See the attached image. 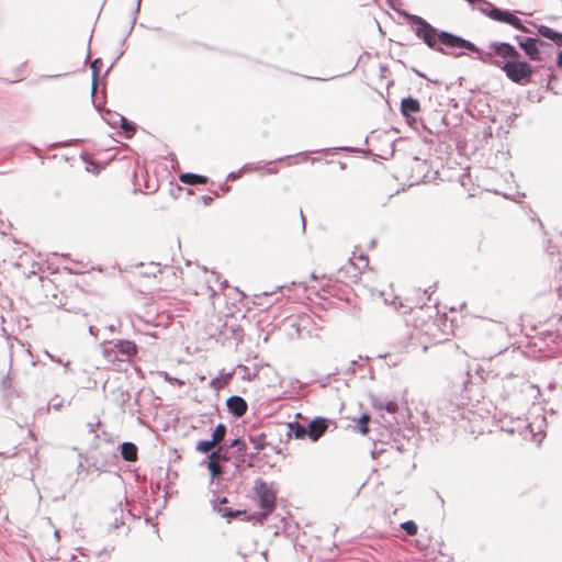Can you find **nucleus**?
I'll use <instances>...</instances> for the list:
<instances>
[{
	"mask_svg": "<svg viewBox=\"0 0 562 562\" xmlns=\"http://www.w3.org/2000/svg\"><path fill=\"white\" fill-rule=\"evenodd\" d=\"M311 153L312 151H301L295 155L279 157L278 159H276V161L286 162L288 166L299 165V164L305 161Z\"/></svg>",
	"mask_w": 562,
	"mask_h": 562,
	"instance_id": "obj_17",
	"label": "nucleus"
},
{
	"mask_svg": "<svg viewBox=\"0 0 562 562\" xmlns=\"http://www.w3.org/2000/svg\"><path fill=\"white\" fill-rule=\"evenodd\" d=\"M228 412L235 417H241L247 411V402L239 395H232L226 400Z\"/></svg>",
	"mask_w": 562,
	"mask_h": 562,
	"instance_id": "obj_10",
	"label": "nucleus"
},
{
	"mask_svg": "<svg viewBox=\"0 0 562 562\" xmlns=\"http://www.w3.org/2000/svg\"><path fill=\"white\" fill-rule=\"evenodd\" d=\"M103 120L112 127H116L121 121H123V115L113 112L111 110H105L101 112Z\"/></svg>",
	"mask_w": 562,
	"mask_h": 562,
	"instance_id": "obj_23",
	"label": "nucleus"
},
{
	"mask_svg": "<svg viewBox=\"0 0 562 562\" xmlns=\"http://www.w3.org/2000/svg\"><path fill=\"white\" fill-rule=\"evenodd\" d=\"M277 162L276 160H272V161H258V162H251V164H245L243 167H241V170H244V172H248V171H259L261 170L265 166H269V165H272Z\"/></svg>",
	"mask_w": 562,
	"mask_h": 562,
	"instance_id": "obj_28",
	"label": "nucleus"
},
{
	"mask_svg": "<svg viewBox=\"0 0 562 562\" xmlns=\"http://www.w3.org/2000/svg\"><path fill=\"white\" fill-rule=\"evenodd\" d=\"M529 36H522V35H515L514 40L517 42L518 46L521 48V44L525 40H527Z\"/></svg>",
	"mask_w": 562,
	"mask_h": 562,
	"instance_id": "obj_42",
	"label": "nucleus"
},
{
	"mask_svg": "<svg viewBox=\"0 0 562 562\" xmlns=\"http://www.w3.org/2000/svg\"><path fill=\"white\" fill-rule=\"evenodd\" d=\"M473 9L479 10L482 14L488 16L491 19L492 10L496 9L493 3L487 0H473V3L470 4Z\"/></svg>",
	"mask_w": 562,
	"mask_h": 562,
	"instance_id": "obj_21",
	"label": "nucleus"
},
{
	"mask_svg": "<svg viewBox=\"0 0 562 562\" xmlns=\"http://www.w3.org/2000/svg\"><path fill=\"white\" fill-rule=\"evenodd\" d=\"M206 468L210 471L211 481H213L224 474V468L220 463L207 461Z\"/></svg>",
	"mask_w": 562,
	"mask_h": 562,
	"instance_id": "obj_26",
	"label": "nucleus"
},
{
	"mask_svg": "<svg viewBox=\"0 0 562 562\" xmlns=\"http://www.w3.org/2000/svg\"><path fill=\"white\" fill-rule=\"evenodd\" d=\"M369 420L370 416L368 414L361 415V417L358 419V428L362 435H367L369 432Z\"/></svg>",
	"mask_w": 562,
	"mask_h": 562,
	"instance_id": "obj_32",
	"label": "nucleus"
},
{
	"mask_svg": "<svg viewBox=\"0 0 562 562\" xmlns=\"http://www.w3.org/2000/svg\"><path fill=\"white\" fill-rule=\"evenodd\" d=\"M357 366H358V361L352 360V361L350 362V367H349V369H348V370L355 373V372H356V367H357Z\"/></svg>",
	"mask_w": 562,
	"mask_h": 562,
	"instance_id": "obj_46",
	"label": "nucleus"
},
{
	"mask_svg": "<svg viewBox=\"0 0 562 562\" xmlns=\"http://www.w3.org/2000/svg\"><path fill=\"white\" fill-rule=\"evenodd\" d=\"M406 18L413 22L416 26L414 29L415 35L423 40V42L430 48L438 53H445L446 49L438 44V31L435 26H432L429 22H427L422 16L415 14H405Z\"/></svg>",
	"mask_w": 562,
	"mask_h": 562,
	"instance_id": "obj_3",
	"label": "nucleus"
},
{
	"mask_svg": "<svg viewBox=\"0 0 562 562\" xmlns=\"http://www.w3.org/2000/svg\"><path fill=\"white\" fill-rule=\"evenodd\" d=\"M241 172H244V170H241V168L236 172H229L227 175V180L235 181L236 179H238L240 177Z\"/></svg>",
	"mask_w": 562,
	"mask_h": 562,
	"instance_id": "obj_40",
	"label": "nucleus"
},
{
	"mask_svg": "<svg viewBox=\"0 0 562 562\" xmlns=\"http://www.w3.org/2000/svg\"><path fill=\"white\" fill-rule=\"evenodd\" d=\"M121 56H123V52H122V53H120L119 57L114 60V63H115V61H116Z\"/></svg>",
	"mask_w": 562,
	"mask_h": 562,
	"instance_id": "obj_60",
	"label": "nucleus"
},
{
	"mask_svg": "<svg viewBox=\"0 0 562 562\" xmlns=\"http://www.w3.org/2000/svg\"><path fill=\"white\" fill-rule=\"evenodd\" d=\"M536 29H537V34L539 36L548 38V40L552 41L557 46L562 47V33L561 32L554 31L553 29H551L547 25H543V24L536 25Z\"/></svg>",
	"mask_w": 562,
	"mask_h": 562,
	"instance_id": "obj_11",
	"label": "nucleus"
},
{
	"mask_svg": "<svg viewBox=\"0 0 562 562\" xmlns=\"http://www.w3.org/2000/svg\"><path fill=\"white\" fill-rule=\"evenodd\" d=\"M111 351L114 352L116 357L121 356L120 360L123 361L136 355L137 346L131 340L120 339L113 342Z\"/></svg>",
	"mask_w": 562,
	"mask_h": 562,
	"instance_id": "obj_9",
	"label": "nucleus"
},
{
	"mask_svg": "<svg viewBox=\"0 0 562 562\" xmlns=\"http://www.w3.org/2000/svg\"><path fill=\"white\" fill-rule=\"evenodd\" d=\"M431 289V286H429L428 289L424 290V295H427V300L430 299V294H429V290Z\"/></svg>",
	"mask_w": 562,
	"mask_h": 562,
	"instance_id": "obj_49",
	"label": "nucleus"
},
{
	"mask_svg": "<svg viewBox=\"0 0 562 562\" xmlns=\"http://www.w3.org/2000/svg\"><path fill=\"white\" fill-rule=\"evenodd\" d=\"M491 14V19L497 22H503L509 24L513 12L507 9H493Z\"/></svg>",
	"mask_w": 562,
	"mask_h": 562,
	"instance_id": "obj_22",
	"label": "nucleus"
},
{
	"mask_svg": "<svg viewBox=\"0 0 562 562\" xmlns=\"http://www.w3.org/2000/svg\"><path fill=\"white\" fill-rule=\"evenodd\" d=\"M340 168L344 169L345 168V164L344 162H340Z\"/></svg>",
	"mask_w": 562,
	"mask_h": 562,
	"instance_id": "obj_61",
	"label": "nucleus"
},
{
	"mask_svg": "<svg viewBox=\"0 0 562 562\" xmlns=\"http://www.w3.org/2000/svg\"><path fill=\"white\" fill-rule=\"evenodd\" d=\"M232 459L229 452L224 450L223 445H217L207 456V461L215 463L228 462Z\"/></svg>",
	"mask_w": 562,
	"mask_h": 562,
	"instance_id": "obj_15",
	"label": "nucleus"
},
{
	"mask_svg": "<svg viewBox=\"0 0 562 562\" xmlns=\"http://www.w3.org/2000/svg\"><path fill=\"white\" fill-rule=\"evenodd\" d=\"M243 439L235 438L228 443V448L236 449L238 446H240Z\"/></svg>",
	"mask_w": 562,
	"mask_h": 562,
	"instance_id": "obj_41",
	"label": "nucleus"
},
{
	"mask_svg": "<svg viewBox=\"0 0 562 562\" xmlns=\"http://www.w3.org/2000/svg\"><path fill=\"white\" fill-rule=\"evenodd\" d=\"M469 4L473 3V0H465Z\"/></svg>",
	"mask_w": 562,
	"mask_h": 562,
	"instance_id": "obj_62",
	"label": "nucleus"
},
{
	"mask_svg": "<svg viewBox=\"0 0 562 562\" xmlns=\"http://www.w3.org/2000/svg\"><path fill=\"white\" fill-rule=\"evenodd\" d=\"M329 420L325 417H315L306 426L307 437L316 442L328 429Z\"/></svg>",
	"mask_w": 562,
	"mask_h": 562,
	"instance_id": "obj_8",
	"label": "nucleus"
},
{
	"mask_svg": "<svg viewBox=\"0 0 562 562\" xmlns=\"http://www.w3.org/2000/svg\"><path fill=\"white\" fill-rule=\"evenodd\" d=\"M415 72H416L419 77H424V74L419 72L418 70H415Z\"/></svg>",
	"mask_w": 562,
	"mask_h": 562,
	"instance_id": "obj_56",
	"label": "nucleus"
},
{
	"mask_svg": "<svg viewBox=\"0 0 562 562\" xmlns=\"http://www.w3.org/2000/svg\"><path fill=\"white\" fill-rule=\"evenodd\" d=\"M387 2L390 4L391 9H395L394 4L392 3V0H387Z\"/></svg>",
	"mask_w": 562,
	"mask_h": 562,
	"instance_id": "obj_53",
	"label": "nucleus"
},
{
	"mask_svg": "<svg viewBox=\"0 0 562 562\" xmlns=\"http://www.w3.org/2000/svg\"><path fill=\"white\" fill-rule=\"evenodd\" d=\"M130 398H131V395L128 392L119 390V397L116 398V402L119 403V405L122 409L125 408V405L130 401Z\"/></svg>",
	"mask_w": 562,
	"mask_h": 562,
	"instance_id": "obj_36",
	"label": "nucleus"
},
{
	"mask_svg": "<svg viewBox=\"0 0 562 562\" xmlns=\"http://www.w3.org/2000/svg\"><path fill=\"white\" fill-rule=\"evenodd\" d=\"M121 128L127 134V137H131L135 131L136 126L133 122L128 121L126 117L123 116V121L120 123Z\"/></svg>",
	"mask_w": 562,
	"mask_h": 562,
	"instance_id": "obj_30",
	"label": "nucleus"
},
{
	"mask_svg": "<svg viewBox=\"0 0 562 562\" xmlns=\"http://www.w3.org/2000/svg\"><path fill=\"white\" fill-rule=\"evenodd\" d=\"M46 356L54 362L58 363V364H63L66 369L69 367V361L67 362H63V360L60 358H56L55 356L50 355L48 351L45 352Z\"/></svg>",
	"mask_w": 562,
	"mask_h": 562,
	"instance_id": "obj_38",
	"label": "nucleus"
},
{
	"mask_svg": "<svg viewBox=\"0 0 562 562\" xmlns=\"http://www.w3.org/2000/svg\"><path fill=\"white\" fill-rule=\"evenodd\" d=\"M420 112V103L413 97L403 98L401 101V113L409 126L418 130L419 121L416 116Z\"/></svg>",
	"mask_w": 562,
	"mask_h": 562,
	"instance_id": "obj_6",
	"label": "nucleus"
},
{
	"mask_svg": "<svg viewBox=\"0 0 562 562\" xmlns=\"http://www.w3.org/2000/svg\"><path fill=\"white\" fill-rule=\"evenodd\" d=\"M359 260H360L361 262H366V263H368V262H369L368 257H366V256H360V257H359Z\"/></svg>",
	"mask_w": 562,
	"mask_h": 562,
	"instance_id": "obj_50",
	"label": "nucleus"
},
{
	"mask_svg": "<svg viewBox=\"0 0 562 562\" xmlns=\"http://www.w3.org/2000/svg\"><path fill=\"white\" fill-rule=\"evenodd\" d=\"M91 70H92V88H91V95H92V102L94 106L101 112L100 105H98L94 101L95 91L99 83V72L102 67V60L100 58H95L91 61Z\"/></svg>",
	"mask_w": 562,
	"mask_h": 562,
	"instance_id": "obj_13",
	"label": "nucleus"
},
{
	"mask_svg": "<svg viewBox=\"0 0 562 562\" xmlns=\"http://www.w3.org/2000/svg\"><path fill=\"white\" fill-rule=\"evenodd\" d=\"M55 537H57V538L59 537V531L58 530L55 531Z\"/></svg>",
	"mask_w": 562,
	"mask_h": 562,
	"instance_id": "obj_59",
	"label": "nucleus"
},
{
	"mask_svg": "<svg viewBox=\"0 0 562 562\" xmlns=\"http://www.w3.org/2000/svg\"><path fill=\"white\" fill-rule=\"evenodd\" d=\"M301 218H302V227H303V229H305V220H304L302 212H301Z\"/></svg>",
	"mask_w": 562,
	"mask_h": 562,
	"instance_id": "obj_51",
	"label": "nucleus"
},
{
	"mask_svg": "<svg viewBox=\"0 0 562 562\" xmlns=\"http://www.w3.org/2000/svg\"><path fill=\"white\" fill-rule=\"evenodd\" d=\"M232 376H233V372H229L225 375L215 376L214 379L211 380L210 386L213 387L214 390H218L222 387V385L228 383V381L232 379Z\"/></svg>",
	"mask_w": 562,
	"mask_h": 562,
	"instance_id": "obj_29",
	"label": "nucleus"
},
{
	"mask_svg": "<svg viewBox=\"0 0 562 562\" xmlns=\"http://www.w3.org/2000/svg\"><path fill=\"white\" fill-rule=\"evenodd\" d=\"M139 395H140V392H138V393H137V397L135 398V404H136L137 406L139 405V404H138V401H139V400H138V397H139Z\"/></svg>",
	"mask_w": 562,
	"mask_h": 562,
	"instance_id": "obj_52",
	"label": "nucleus"
},
{
	"mask_svg": "<svg viewBox=\"0 0 562 562\" xmlns=\"http://www.w3.org/2000/svg\"><path fill=\"white\" fill-rule=\"evenodd\" d=\"M401 529L404 530L408 536H415L417 533V525L413 520H406L401 524Z\"/></svg>",
	"mask_w": 562,
	"mask_h": 562,
	"instance_id": "obj_31",
	"label": "nucleus"
},
{
	"mask_svg": "<svg viewBox=\"0 0 562 562\" xmlns=\"http://www.w3.org/2000/svg\"><path fill=\"white\" fill-rule=\"evenodd\" d=\"M330 150H331L330 148H325V149H321L319 151L329 153Z\"/></svg>",
	"mask_w": 562,
	"mask_h": 562,
	"instance_id": "obj_54",
	"label": "nucleus"
},
{
	"mask_svg": "<svg viewBox=\"0 0 562 562\" xmlns=\"http://www.w3.org/2000/svg\"><path fill=\"white\" fill-rule=\"evenodd\" d=\"M217 445L212 439L200 440L195 445V450L200 453L211 452Z\"/></svg>",
	"mask_w": 562,
	"mask_h": 562,
	"instance_id": "obj_27",
	"label": "nucleus"
},
{
	"mask_svg": "<svg viewBox=\"0 0 562 562\" xmlns=\"http://www.w3.org/2000/svg\"><path fill=\"white\" fill-rule=\"evenodd\" d=\"M392 304L396 310L405 308L404 313H406L407 311H413L416 307L422 308L423 306L419 302L414 303L411 299H405V301H403L401 297L397 296L394 297Z\"/></svg>",
	"mask_w": 562,
	"mask_h": 562,
	"instance_id": "obj_19",
	"label": "nucleus"
},
{
	"mask_svg": "<svg viewBox=\"0 0 562 562\" xmlns=\"http://www.w3.org/2000/svg\"><path fill=\"white\" fill-rule=\"evenodd\" d=\"M120 453L123 460L134 462L138 458V448L134 442L125 441L120 445Z\"/></svg>",
	"mask_w": 562,
	"mask_h": 562,
	"instance_id": "obj_12",
	"label": "nucleus"
},
{
	"mask_svg": "<svg viewBox=\"0 0 562 562\" xmlns=\"http://www.w3.org/2000/svg\"><path fill=\"white\" fill-rule=\"evenodd\" d=\"M207 282L218 284L222 290L228 286L227 280H222L221 274L216 271H212L211 279H209Z\"/></svg>",
	"mask_w": 562,
	"mask_h": 562,
	"instance_id": "obj_34",
	"label": "nucleus"
},
{
	"mask_svg": "<svg viewBox=\"0 0 562 562\" xmlns=\"http://www.w3.org/2000/svg\"><path fill=\"white\" fill-rule=\"evenodd\" d=\"M288 436L294 437L295 439H304L307 437L306 426L300 424L299 422H291L288 424Z\"/></svg>",
	"mask_w": 562,
	"mask_h": 562,
	"instance_id": "obj_18",
	"label": "nucleus"
},
{
	"mask_svg": "<svg viewBox=\"0 0 562 562\" xmlns=\"http://www.w3.org/2000/svg\"><path fill=\"white\" fill-rule=\"evenodd\" d=\"M509 25H512L514 29L519 30L524 33L530 32V30L524 25L522 21L518 16H516L514 13L510 18Z\"/></svg>",
	"mask_w": 562,
	"mask_h": 562,
	"instance_id": "obj_33",
	"label": "nucleus"
},
{
	"mask_svg": "<svg viewBox=\"0 0 562 562\" xmlns=\"http://www.w3.org/2000/svg\"><path fill=\"white\" fill-rule=\"evenodd\" d=\"M549 46L548 43L543 42L538 37H528L521 44V49L525 52L526 56L533 61H541V52L540 47Z\"/></svg>",
	"mask_w": 562,
	"mask_h": 562,
	"instance_id": "obj_7",
	"label": "nucleus"
},
{
	"mask_svg": "<svg viewBox=\"0 0 562 562\" xmlns=\"http://www.w3.org/2000/svg\"><path fill=\"white\" fill-rule=\"evenodd\" d=\"M337 149H340V150H349V147H338Z\"/></svg>",
	"mask_w": 562,
	"mask_h": 562,
	"instance_id": "obj_55",
	"label": "nucleus"
},
{
	"mask_svg": "<svg viewBox=\"0 0 562 562\" xmlns=\"http://www.w3.org/2000/svg\"><path fill=\"white\" fill-rule=\"evenodd\" d=\"M438 423H456L465 417V408L448 397L438 398L436 402Z\"/></svg>",
	"mask_w": 562,
	"mask_h": 562,
	"instance_id": "obj_4",
	"label": "nucleus"
},
{
	"mask_svg": "<svg viewBox=\"0 0 562 562\" xmlns=\"http://www.w3.org/2000/svg\"><path fill=\"white\" fill-rule=\"evenodd\" d=\"M438 41V44L446 49L445 55L460 57L464 55V50H469L476 54V59H479L480 54L486 53V49H481L474 43L448 31H440Z\"/></svg>",
	"mask_w": 562,
	"mask_h": 562,
	"instance_id": "obj_2",
	"label": "nucleus"
},
{
	"mask_svg": "<svg viewBox=\"0 0 562 562\" xmlns=\"http://www.w3.org/2000/svg\"><path fill=\"white\" fill-rule=\"evenodd\" d=\"M479 60L502 69L510 81L518 85L529 83L533 74V67L520 60L519 52L507 42H491L486 53L480 54Z\"/></svg>",
	"mask_w": 562,
	"mask_h": 562,
	"instance_id": "obj_1",
	"label": "nucleus"
},
{
	"mask_svg": "<svg viewBox=\"0 0 562 562\" xmlns=\"http://www.w3.org/2000/svg\"><path fill=\"white\" fill-rule=\"evenodd\" d=\"M255 454H250V458L248 459L247 456L238 457V454H233L234 463L236 467H241V465L251 467L252 465L251 460H252Z\"/></svg>",
	"mask_w": 562,
	"mask_h": 562,
	"instance_id": "obj_35",
	"label": "nucleus"
},
{
	"mask_svg": "<svg viewBox=\"0 0 562 562\" xmlns=\"http://www.w3.org/2000/svg\"><path fill=\"white\" fill-rule=\"evenodd\" d=\"M349 270H353V271H356V267H355V265L352 263V261H351V260H349V261H348V265H346V266H345V267L339 271V273H340L341 271H349Z\"/></svg>",
	"mask_w": 562,
	"mask_h": 562,
	"instance_id": "obj_43",
	"label": "nucleus"
},
{
	"mask_svg": "<svg viewBox=\"0 0 562 562\" xmlns=\"http://www.w3.org/2000/svg\"><path fill=\"white\" fill-rule=\"evenodd\" d=\"M226 434H227V427L226 425L220 423L216 425V427L213 429L212 431V435H211V439L216 443V445H222V441L225 439L226 437Z\"/></svg>",
	"mask_w": 562,
	"mask_h": 562,
	"instance_id": "obj_24",
	"label": "nucleus"
},
{
	"mask_svg": "<svg viewBox=\"0 0 562 562\" xmlns=\"http://www.w3.org/2000/svg\"><path fill=\"white\" fill-rule=\"evenodd\" d=\"M89 331H90L91 334H93V326H90V327H89Z\"/></svg>",
	"mask_w": 562,
	"mask_h": 562,
	"instance_id": "obj_57",
	"label": "nucleus"
},
{
	"mask_svg": "<svg viewBox=\"0 0 562 562\" xmlns=\"http://www.w3.org/2000/svg\"><path fill=\"white\" fill-rule=\"evenodd\" d=\"M179 180L182 183L194 186V184H205L207 182V178L202 175L186 172L179 176Z\"/></svg>",
	"mask_w": 562,
	"mask_h": 562,
	"instance_id": "obj_16",
	"label": "nucleus"
},
{
	"mask_svg": "<svg viewBox=\"0 0 562 562\" xmlns=\"http://www.w3.org/2000/svg\"><path fill=\"white\" fill-rule=\"evenodd\" d=\"M254 491L258 497L262 515L267 517L276 507V491L273 490L272 484L267 483L260 477L255 480Z\"/></svg>",
	"mask_w": 562,
	"mask_h": 562,
	"instance_id": "obj_5",
	"label": "nucleus"
},
{
	"mask_svg": "<svg viewBox=\"0 0 562 562\" xmlns=\"http://www.w3.org/2000/svg\"><path fill=\"white\" fill-rule=\"evenodd\" d=\"M248 440L252 443L256 452H259L266 448V434L260 432L258 435H249Z\"/></svg>",
	"mask_w": 562,
	"mask_h": 562,
	"instance_id": "obj_25",
	"label": "nucleus"
},
{
	"mask_svg": "<svg viewBox=\"0 0 562 562\" xmlns=\"http://www.w3.org/2000/svg\"><path fill=\"white\" fill-rule=\"evenodd\" d=\"M176 382H178L179 384H182L183 382L178 380V379H173Z\"/></svg>",
	"mask_w": 562,
	"mask_h": 562,
	"instance_id": "obj_58",
	"label": "nucleus"
},
{
	"mask_svg": "<svg viewBox=\"0 0 562 562\" xmlns=\"http://www.w3.org/2000/svg\"><path fill=\"white\" fill-rule=\"evenodd\" d=\"M202 200L205 205L210 204L213 201L212 196H210V195H203Z\"/></svg>",
	"mask_w": 562,
	"mask_h": 562,
	"instance_id": "obj_47",
	"label": "nucleus"
},
{
	"mask_svg": "<svg viewBox=\"0 0 562 562\" xmlns=\"http://www.w3.org/2000/svg\"><path fill=\"white\" fill-rule=\"evenodd\" d=\"M1 384H2L3 389H9L11 386V384H10V375L9 374L3 378Z\"/></svg>",
	"mask_w": 562,
	"mask_h": 562,
	"instance_id": "obj_44",
	"label": "nucleus"
},
{
	"mask_svg": "<svg viewBox=\"0 0 562 562\" xmlns=\"http://www.w3.org/2000/svg\"><path fill=\"white\" fill-rule=\"evenodd\" d=\"M233 454H238V457L247 456V443L245 440L234 450Z\"/></svg>",
	"mask_w": 562,
	"mask_h": 562,
	"instance_id": "obj_37",
	"label": "nucleus"
},
{
	"mask_svg": "<svg viewBox=\"0 0 562 562\" xmlns=\"http://www.w3.org/2000/svg\"><path fill=\"white\" fill-rule=\"evenodd\" d=\"M140 2H142V0H137V2H136V8L134 10V18H133L132 25L130 27L128 34L132 32V30L134 27V24L136 22V14L139 12Z\"/></svg>",
	"mask_w": 562,
	"mask_h": 562,
	"instance_id": "obj_39",
	"label": "nucleus"
},
{
	"mask_svg": "<svg viewBox=\"0 0 562 562\" xmlns=\"http://www.w3.org/2000/svg\"><path fill=\"white\" fill-rule=\"evenodd\" d=\"M372 404L375 408L380 411H386L387 413L395 414L398 409V404L386 397H374L372 400Z\"/></svg>",
	"mask_w": 562,
	"mask_h": 562,
	"instance_id": "obj_14",
	"label": "nucleus"
},
{
	"mask_svg": "<svg viewBox=\"0 0 562 562\" xmlns=\"http://www.w3.org/2000/svg\"><path fill=\"white\" fill-rule=\"evenodd\" d=\"M278 171H279L278 168H274V167L273 168H268V170H267V172L269 175H276V173H278Z\"/></svg>",
	"mask_w": 562,
	"mask_h": 562,
	"instance_id": "obj_48",
	"label": "nucleus"
},
{
	"mask_svg": "<svg viewBox=\"0 0 562 562\" xmlns=\"http://www.w3.org/2000/svg\"><path fill=\"white\" fill-rule=\"evenodd\" d=\"M557 66L562 69V50L558 54Z\"/></svg>",
	"mask_w": 562,
	"mask_h": 562,
	"instance_id": "obj_45",
	"label": "nucleus"
},
{
	"mask_svg": "<svg viewBox=\"0 0 562 562\" xmlns=\"http://www.w3.org/2000/svg\"><path fill=\"white\" fill-rule=\"evenodd\" d=\"M226 503H227V498L223 497L220 502L221 505L214 507V509L217 512L218 515L231 520L232 518H235L241 514L240 510H233L229 507L222 506L223 504H226Z\"/></svg>",
	"mask_w": 562,
	"mask_h": 562,
	"instance_id": "obj_20",
	"label": "nucleus"
}]
</instances>
